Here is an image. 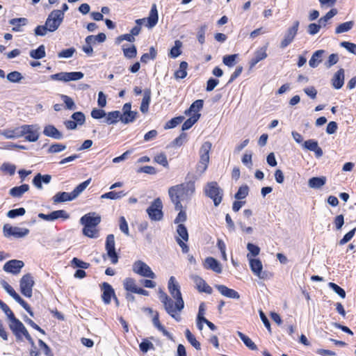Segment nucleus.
Here are the masks:
<instances>
[{
  "label": "nucleus",
  "instance_id": "f257e3e1",
  "mask_svg": "<svg viewBox=\"0 0 356 356\" xmlns=\"http://www.w3.org/2000/svg\"><path fill=\"white\" fill-rule=\"evenodd\" d=\"M168 289L171 297L168 296L162 290H159V298L167 314L176 321L179 322L181 321L179 313L184 308V302L181 293L180 285L174 276L169 278Z\"/></svg>",
  "mask_w": 356,
  "mask_h": 356
},
{
  "label": "nucleus",
  "instance_id": "f03ea898",
  "mask_svg": "<svg viewBox=\"0 0 356 356\" xmlns=\"http://www.w3.org/2000/svg\"><path fill=\"white\" fill-rule=\"evenodd\" d=\"M195 191V182L191 181L170 187L168 195L175 205V210L183 209L182 202H188Z\"/></svg>",
  "mask_w": 356,
  "mask_h": 356
},
{
  "label": "nucleus",
  "instance_id": "7ed1b4c3",
  "mask_svg": "<svg viewBox=\"0 0 356 356\" xmlns=\"http://www.w3.org/2000/svg\"><path fill=\"white\" fill-rule=\"evenodd\" d=\"M0 308L7 316L9 327L16 337L17 340H21L22 334V323L17 319L9 307L2 302L0 304Z\"/></svg>",
  "mask_w": 356,
  "mask_h": 356
},
{
  "label": "nucleus",
  "instance_id": "20e7f679",
  "mask_svg": "<svg viewBox=\"0 0 356 356\" xmlns=\"http://www.w3.org/2000/svg\"><path fill=\"white\" fill-rule=\"evenodd\" d=\"M204 193L206 196L213 200L216 207L221 203L223 197V191L216 181L208 182L204 188Z\"/></svg>",
  "mask_w": 356,
  "mask_h": 356
},
{
  "label": "nucleus",
  "instance_id": "39448f33",
  "mask_svg": "<svg viewBox=\"0 0 356 356\" xmlns=\"http://www.w3.org/2000/svg\"><path fill=\"white\" fill-rule=\"evenodd\" d=\"M64 19V14L63 11L59 10H54L48 15L45 24L49 27V32H54L56 31Z\"/></svg>",
  "mask_w": 356,
  "mask_h": 356
},
{
  "label": "nucleus",
  "instance_id": "423d86ee",
  "mask_svg": "<svg viewBox=\"0 0 356 356\" xmlns=\"http://www.w3.org/2000/svg\"><path fill=\"white\" fill-rule=\"evenodd\" d=\"M299 26V21L296 20L293 22L292 26L286 29L284 38L280 42V48H286L294 40L298 33Z\"/></svg>",
  "mask_w": 356,
  "mask_h": 356
},
{
  "label": "nucleus",
  "instance_id": "0eeeda50",
  "mask_svg": "<svg viewBox=\"0 0 356 356\" xmlns=\"http://www.w3.org/2000/svg\"><path fill=\"white\" fill-rule=\"evenodd\" d=\"M132 270L145 277H148L150 279H155L156 275L152 270L151 268L144 261L141 260L136 261L132 266Z\"/></svg>",
  "mask_w": 356,
  "mask_h": 356
},
{
  "label": "nucleus",
  "instance_id": "6e6552de",
  "mask_svg": "<svg viewBox=\"0 0 356 356\" xmlns=\"http://www.w3.org/2000/svg\"><path fill=\"white\" fill-rule=\"evenodd\" d=\"M163 204L160 198L155 199L147 209V213L152 220L159 221L163 218Z\"/></svg>",
  "mask_w": 356,
  "mask_h": 356
},
{
  "label": "nucleus",
  "instance_id": "1a4fd4ad",
  "mask_svg": "<svg viewBox=\"0 0 356 356\" xmlns=\"http://www.w3.org/2000/svg\"><path fill=\"white\" fill-rule=\"evenodd\" d=\"M83 73L81 72H59L51 74L50 78L54 81H59L63 82H68L70 81H77L83 77Z\"/></svg>",
  "mask_w": 356,
  "mask_h": 356
},
{
  "label": "nucleus",
  "instance_id": "9d476101",
  "mask_svg": "<svg viewBox=\"0 0 356 356\" xmlns=\"http://www.w3.org/2000/svg\"><path fill=\"white\" fill-rule=\"evenodd\" d=\"M115 236L113 234H108L106 239L105 249L107 256L111 259L113 264H116L118 262V255L115 251Z\"/></svg>",
  "mask_w": 356,
  "mask_h": 356
},
{
  "label": "nucleus",
  "instance_id": "9b49d317",
  "mask_svg": "<svg viewBox=\"0 0 356 356\" xmlns=\"http://www.w3.org/2000/svg\"><path fill=\"white\" fill-rule=\"evenodd\" d=\"M40 128L37 125H24V139L35 142L39 138Z\"/></svg>",
  "mask_w": 356,
  "mask_h": 356
},
{
  "label": "nucleus",
  "instance_id": "f8f14e48",
  "mask_svg": "<svg viewBox=\"0 0 356 356\" xmlns=\"http://www.w3.org/2000/svg\"><path fill=\"white\" fill-rule=\"evenodd\" d=\"M38 217L46 221H54L58 218L68 219L70 216L65 210H57L49 214L40 213L38 214Z\"/></svg>",
  "mask_w": 356,
  "mask_h": 356
},
{
  "label": "nucleus",
  "instance_id": "ddd939ff",
  "mask_svg": "<svg viewBox=\"0 0 356 356\" xmlns=\"http://www.w3.org/2000/svg\"><path fill=\"white\" fill-rule=\"evenodd\" d=\"M250 267L252 273L260 279L266 278V273L262 271L263 265L259 259L249 258Z\"/></svg>",
  "mask_w": 356,
  "mask_h": 356
},
{
  "label": "nucleus",
  "instance_id": "4468645a",
  "mask_svg": "<svg viewBox=\"0 0 356 356\" xmlns=\"http://www.w3.org/2000/svg\"><path fill=\"white\" fill-rule=\"evenodd\" d=\"M22 268V261L13 259L7 261L3 267V270L8 273L17 275L20 273Z\"/></svg>",
  "mask_w": 356,
  "mask_h": 356
},
{
  "label": "nucleus",
  "instance_id": "2eb2a0df",
  "mask_svg": "<svg viewBox=\"0 0 356 356\" xmlns=\"http://www.w3.org/2000/svg\"><path fill=\"white\" fill-rule=\"evenodd\" d=\"M95 213H89L80 219V223L83 226L95 227H96L101 222V218L99 216H95Z\"/></svg>",
  "mask_w": 356,
  "mask_h": 356
},
{
  "label": "nucleus",
  "instance_id": "dca6fc26",
  "mask_svg": "<svg viewBox=\"0 0 356 356\" xmlns=\"http://www.w3.org/2000/svg\"><path fill=\"white\" fill-rule=\"evenodd\" d=\"M191 279L195 284L196 289L199 292H204L207 294H211L213 292L212 288L207 284V282L198 275L191 276Z\"/></svg>",
  "mask_w": 356,
  "mask_h": 356
},
{
  "label": "nucleus",
  "instance_id": "f3484780",
  "mask_svg": "<svg viewBox=\"0 0 356 356\" xmlns=\"http://www.w3.org/2000/svg\"><path fill=\"white\" fill-rule=\"evenodd\" d=\"M3 233L5 237L11 236L19 238L22 237V229L18 227H13L10 224H5L3 227Z\"/></svg>",
  "mask_w": 356,
  "mask_h": 356
},
{
  "label": "nucleus",
  "instance_id": "a211bd4d",
  "mask_svg": "<svg viewBox=\"0 0 356 356\" xmlns=\"http://www.w3.org/2000/svg\"><path fill=\"white\" fill-rule=\"evenodd\" d=\"M267 47H261L259 48L254 54V56L250 60L249 65L250 68H253L259 62L264 60L267 58L268 54L266 53Z\"/></svg>",
  "mask_w": 356,
  "mask_h": 356
},
{
  "label": "nucleus",
  "instance_id": "6ab92c4d",
  "mask_svg": "<svg viewBox=\"0 0 356 356\" xmlns=\"http://www.w3.org/2000/svg\"><path fill=\"white\" fill-rule=\"evenodd\" d=\"M203 105L204 101L202 99H197L193 102L190 107L184 111V114L187 116L198 115L200 118L201 116L200 111L203 108Z\"/></svg>",
  "mask_w": 356,
  "mask_h": 356
},
{
  "label": "nucleus",
  "instance_id": "aec40b11",
  "mask_svg": "<svg viewBox=\"0 0 356 356\" xmlns=\"http://www.w3.org/2000/svg\"><path fill=\"white\" fill-rule=\"evenodd\" d=\"M204 267V268L211 270L216 273H221L222 270L220 263L217 259L211 257L206 258Z\"/></svg>",
  "mask_w": 356,
  "mask_h": 356
},
{
  "label": "nucleus",
  "instance_id": "412c9836",
  "mask_svg": "<svg viewBox=\"0 0 356 356\" xmlns=\"http://www.w3.org/2000/svg\"><path fill=\"white\" fill-rule=\"evenodd\" d=\"M147 24L146 26L149 29H152L154 27L159 21V15H158V10L156 8V5L155 3H153L152 5L149 16L147 18H146Z\"/></svg>",
  "mask_w": 356,
  "mask_h": 356
},
{
  "label": "nucleus",
  "instance_id": "4be33fe9",
  "mask_svg": "<svg viewBox=\"0 0 356 356\" xmlns=\"http://www.w3.org/2000/svg\"><path fill=\"white\" fill-rule=\"evenodd\" d=\"M35 281L31 274L24 275V296L31 298L32 296V289Z\"/></svg>",
  "mask_w": 356,
  "mask_h": 356
},
{
  "label": "nucleus",
  "instance_id": "5701e85b",
  "mask_svg": "<svg viewBox=\"0 0 356 356\" xmlns=\"http://www.w3.org/2000/svg\"><path fill=\"white\" fill-rule=\"evenodd\" d=\"M103 293L102 300L106 305L111 303V298L115 297V292L112 286L107 282H104L102 286Z\"/></svg>",
  "mask_w": 356,
  "mask_h": 356
},
{
  "label": "nucleus",
  "instance_id": "b1692460",
  "mask_svg": "<svg viewBox=\"0 0 356 356\" xmlns=\"http://www.w3.org/2000/svg\"><path fill=\"white\" fill-rule=\"evenodd\" d=\"M345 72L343 68H340L333 76L331 81L332 85L335 89H340L344 84Z\"/></svg>",
  "mask_w": 356,
  "mask_h": 356
},
{
  "label": "nucleus",
  "instance_id": "393cba45",
  "mask_svg": "<svg viewBox=\"0 0 356 356\" xmlns=\"http://www.w3.org/2000/svg\"><path fill=\"white\" fill-rule=\"evenodd\" d=\"M302 147L305 149L314 152L316 156H322L323 154L316 140L312 139L307 140L302 144Z\"/></svg>",
  "mask_w": 356,
  "mask_h": 356
},
{
  "label": "nucleus",
  "instance_id": "a878e982",
  "mask_svg": "<svg viewBox=\"0 0 356 356\" xmlns=\"http://www.w3.org/2000/svg\"><path fill=\"white\" fill-rule=\"evenodd\" d=\"M216 287L218 291L225 297L234 299H238L240 298V295L237 291L234 289H229L225 285H216Z\"/></svg>",
  "mask_w": 356,
  "mask_h": 356
},
{
  "label": "nucleus",
  "instance_id": "bb28decb",
  "mask_svg": "<svg viewBox=\"0 0 356 356\" xmlns=\"http://www.w3.org/2000/svg\"><path fill=\"white\" fill-rule=\"evenodd\" d=\"M327 179L324 176L314 177L308 180V186L312 189H320L326 183Z\"/></svg>",
  "mask_w": 356,
  "mask_h": 356
},
{
  "label": "nucleus",
  "instance_id": "cd10ccee",
  "mask_svg": "<svg viewBox=\"0 0 356 356\" xmlns=\"http://www.w3.org/2000/svg\"><path fill=\"white\" fill-rule=\"evenodd\" d=\"M150 102L151 90L149 89H146L143 92V98L140 106V110L143 113H147L148 112Z\"/></svg>",
  "mask_w": 356,
  "mask_h": 356
},
{
  "label": "nucleus",
  "instance_id": "c85d7f7f",
  "mask_svg": "<svg viewBox=\"0 0 356 356\" xmlns=\"http://www.w3.org/2000/svg\"><path fill=\"white\" fill-rule=\"evenodd\" d=\"M43 134L46 136L57 140L63 138V134L54 125H47L44 127Z\"/></svg>",
  "mask_w": 356,
  "mask_h": 356
},
{
  "label": "nucleus",
  "instance_id": "c756f323",
  "mask_svg": "<svg viewBox=\"0 0 356 356\" xmlns=\"http://www.w3.org/2000/svg\"><path fill=\"white\" fill-rule=\"evenodd\" d=\"M51 179V177L49 175H42L38 173L33 179V185L38 189H42V183L49 184Z\"/></svg>",
  "mask_w": 356,
  "mask_h": 356
},
{
  "label": "nucleus",
  "instance_id": "7c9ffc66",
  "mask_svg": "<svg viewBox=\"0 0 356 356\" xmlns=\"http://www.w3.org/2000/svg\"><path fill=\"white\" fill-rule=\"evenodd\" d=\"M325 51L323 49L316 51L309 60V65L311 67H316L321 62Z\"/></svg>",
  "mask_w": 356,
  "mask_h": 356
},
{
  "label": "nucleus",
  "instance_id": "2f4dec72",
  "mask_svg": "<svg viewBox=\"0 0 356 356\" xmlns=\"http://www.w3.org/2000/svg\"><path fill=\"white\" fill-rule=\"evenodd\" d=\"M1 285L6 291L12 296L17 302L22 305V298L17 294L13 288L5 280L1 281Z\"/></svg>",
  "mask_w": 356,
  "mask_h": 356
},
{
  "label": "nucleus",
  "instance_id": "473e14b6",
  "mask_svg": "<svg viewBox=\"0 0 356 356\" xmlns=\"http://www.w3.org/2000/svg\"><path fill=\"white\" fill-rule=\"evenodd\" d=\"M73 200H74V197L72 196V193L67 192L58 193L53 197V200L55 204L72 201Z\"/></svg>",
  "mask_w": 356,
  "mask_h": 356
},
{
  "label": "nucleus",
  "instance_id": "72a5a7b5",
  "mask_svg": "<svg viewBox=\"0 0 356 356\" xmlns=\"http://www.w3.org/2000/svg\"><path fill=\"white\" fill-rule=\"evenodd\" d=\"M105 117V122L106 124H116L118 121H120V112L119 111L108 112Z\"/></svg>",
  "mask_w": 356,
  "mask_h": 356
},
{
  "label": "nucleus",
  "instance_id": "f704fd0d",
  "mask_svg": "<svg viewBox=\"0 0 356 356\" xmlns=\"http://www.w3.org/2000/svg\"><path fill=\"white\" fill-rule=\"evenodd\" d=\"M355 25L353 21H348L339 24L335 29L336 34H341L350 31Z\"/></svg>",
  "mask_w": 356,
  "mask_h": 356
},
{
  "label": "nucleus",
  "instance_id": "c9c22d12",
  "mask_svg": "<svg viewBox=\"0 0 356 356\" xmlns=\"http://www.w3.org/2000/svg\"><path fill=\"white\" fill-rule=\"evenodd\" d=\"M138 116L137 111H131L127 113H120V121L124 124L133 122Z\"/></svg>",
  "mask_w": 356,
  "mask_h": 356
},
{
  "label": "nucleus",
  "instance_id": "e433bc0d",
  "mask_svg": "<svg viewBox=\"0 0 356 356\" xmlns=\"http://www.w3.org/2000/svg\"><path fill=\"white\" fill-rule=\"evenodd\" d=\"M2 136L6 138H15L22 136V127H17L14 129H7L2 132Z\"/></svg>",
  "mask_w": 356,
  "mask_h": 356
},
{
  "label": "nucleus",
  "instance_id": "4c0bfd02",
  "mask_svg": "<svg viewBox=\"0 0 356 356\" xmlns=\"http://www.w3.org/2000/svg\"><path fill=\"white\" fill-rule=\"evenodd\" d=\"M106 39V36L104 33H99L97 35H90L86 38V44H95V42L102 43Z\"/></svg>",
  "mask_w": 356,
  "mask_h": 356
},
{
  "label": "nucleus",
  "instance_id": "58836bf2",
  "mask_svg": "<svg viewBox=\"0 0 356 356\" xmlns=\"http://www.w3.org/2000/svg\"><path fill=\"white\" fill-rule=\"evenodd\" d=\"M237 335L249 349L252 350H257V345L248 336L239 331L237 332Z\"/></svg>",
  "mask_w": 356,
  "mask_h": 356
},
{
  "label": "nucleus",
  "instance_id": "ea45409f",
  "mask_svg": "<svg viewBox=\"0 0 356 356\" xmlns=\"http://www.w3.org/2000/svg\"><path fill=\"white\" fill-rule=\"evenodd\" d=\"M123 286L126 291L134 293L136 291L138 286L136 284V280L131 277H127L123 281Z\"/></svg>",
  "mask_w": 356,
  "mask_h": 356
},
{
  "label": "nucleus",
  "instance_id": "a19ab883",
  "mask_svg": "<svg viewBox=\"0 0 356 356\" xmlns=\"http://www.w3.org/2000/svg\"><path fill=\"white\" fill-rule=\"evenodd\" d=\"M209 163V157H201L196 167V173L202 175L207 169Z\"/></svg>",
  "mask_w": 356,
  "mask_h": 356
},
{
  "label": "nucleus",
  "instance_id": "79ce46f5",
  "mask_svg": "<svg viewBox=\"0 0 356 356\" xmlns=\"http://www.w3.org/2000/svg\"><path fill=\"white\" fill-rule=\"evenodd\" d=\"M45 55V47L43 44L40 45L36 49H33L30 51V56L34 59H41Z\"/></svg>",
  "mask_w": 356,
  "mask_h": 356
},
{
  "label": "nucleus",
  "instance_id": "37998d69",
  "mask_svg": "<svg viewBox=\"0 0 356 356\" xmlns=\"http://www.w3.org/2000/svg\"><path fill=\"white\" fill-rule=\"evenodd\" d=\"M188 63L186 61H182L179 64V68L175 72V77L176 79H184L187 76Z\"/></svg>",
  "mask_w": 356,
  "mask_h": 356
},
{
  "label": "nucleus",
  "instance_id": "c03bdc74",
  "mask_svg": "<svg viewBox=\"0 0 356 356\" xmlns=\"http://www.w3.org/2000/svg\"><path fill=\"white\" fill-rule=\"evenodd\" d=\"M337 13L338 11L336 8H332L323 17H321L318 22L321 24L322 27H325L326 26L327 22L333 17H334Z\"/></svg>",
  "mask_w": 356,
  "mask_h": 356
},
{
  "label": "nucleus",
  "instance_id": "a18cd8bd",
  "mask_svg": "<svg viewBox=\"0 0 356 356\" xmlns=\"http://www.w3.org/2000/svg\"><path fill=\"white\" fill-rule=\"evenodd\" d=\"M126 195L124 191H110L101 195L102 199L119 200Z\"/></svg>",
  "mask_w": 356,
  "mask_h": 356
},
{
  "label": "nucleus",
  "instance_id": "49530a36",
  "mask_svg": "<svg viewBox=\"0 0 356 356\" xmlns=\"http://www.w3.org/2000/svg\"><path fill=\"white\" fill-rule=\"evenodd\" d=\"M91 179H87L86 181L79 184L72 192V196L76 199L89 185Z\"/></svg>",
  "mask_w": 356,
  "mask_h": 356
},
{
  "label": "nucleus",
  "instance_id": "de8ad7c7",
  "mask_svg": "<svg viewBox=\"0 0 356 356\" xmlns=\"http://www.w3.org/2000/svg\"><path fill=\"white\" fill-rule=\"evenodd\" d=\"M184 119H185L184 116H178V117L173 118L167 122L164 128L165 129L175 128L178 124L181 123Z\"/></svg>",
  "mask_w": 356,
  "mask_h": 356
},
{
  "label": "nucleus",
  "instance_id": "09e8293b",
  "mask_svg": "<svg viewBox=\"0 0 356 356\" xmlns=\"http://www.w3.org/2000/svg\"><path fill=\"white\" fill-rule=\"evenodd\" d=\"M178 238L184 241H188V234L186 227L183 224H179L177 228Z\"/></svg>",
  "mask_w": 356,
  "mask_h": 356
},
{
  "label": "nucleus",
  "instance_id": "8fccbe9b",
  "mask_svg": "<svg viewBox=\"0 0 356 356\" xmlns=\"http://www.w3.org/2000/svg\"><path fill=\"white\" fill-rule=\"evenodd\" d=\"M199 120V115L190 116L182 124V130L186 131L191 129Z\"/></svg>",
  "mask_w": 356,
  "mask_h": 356
},
{
  "label": "nucleus",
  "instance_id": "3c124183",
  "mask_svg": "<svg viewBox=\"0 0 356 356\" xmlns=\"http://www.w3.org/2000/svg\"><path fill=\"white\" fill-rule=\"evenodd\" d=\"M247 249L249 252V253L247 254V257L249 259V258H252L251 257H256L257 256L260 252V248L251 243H248L247 245Z\"/></svg>",
  "mask_w": 356,
  "mask_h": 356
},
{
  "label": "nucleus",
  "instance_id": "603ef678",
  "mask_svg": "<svg viewBox=\"0 0 356 356\" xmlns=\"http://www.w3.org/2000/svg\"><path fill=\"white\" fill-rule=\"evenodd\" d=\"M124 56L127 58H135L137 55V50L135 45H131L128 48H125L124 46L122 47Z\"/></svg>",
  "mask_w": 356,
  "mask_h": 356
},
{
  "label": "nucleus",
  "instance_id": "864d4df0",
  "mask_svg": "<svg viewBox=\"0 0 356 356\" xmlns=\"http://www.w3.org/2000/svg\"><path fill=\"white\" fill-rule=\"evenodd\" d=\"M83 234L89 238H97L98 236V231L95 227L84 226Z\"/></svg>",
  "mask_w": 356,
  "mask_h": 356
},
{
  "label": "nucleus",
  "instance_id": "5fc2aeb1",
  "mask_svg": "<svg viewBox=\"0 0 356 356\" xmlns=\"http://www.w3.org/2000/svg\"><path fill=\"white\" fill-rule=\"evenodd\" d=\"M181 42L179 40H176L175 46L170 49L169 56L173 58L178 57L181 54Z\"/></svg>",
  "mask_w": 356,
  "mask_h": 356
},
{
  "label": "nucleus",
  "instance_id": "6e6d98bb",
  "mask_svg": "<svg viewBox=\"0 0 356 356\" xmlns=\"http://www.w3.org/2000/svg\"><path fill=\"white\" fill-rule=\"evenodd\" d=\"M72 119L77 123V125H83L86 122V117L83 113L77 111L74 113L72 116Z\"/></svg>",
  "mask_w": 356,
  "mask_h": 356
},
{
  "label": "nucleus",
  "instance_id": "4d7b16f0",
  "mask_svg": "<svg viewBox=\"0 0 356 356\" xmlns=\"http://www.w3.org/2000/svg\"><path fill=\"white\" fill-rule=\"evenodd\" d=\"M237 57L238 54L225 56L222 58V62L227 67H232L236 64V59Z\"/></svg>",
  "mask_w": 356,
  "mask_h": 356
},
{
  "label": "nucleus",
  "instance_id": "13d9d810",
  "mask_svg": "<svg viewBox=\"0 0 356 356\" xmlns=\"http://www.w3.org/2000/svg\"><path fill=\"white\" fill-rule=\"evenodd\" d=\"M249 188L248 186L245 185L241 186L237 193L235 194L234 197L236 200H242L246 197V196L248 195Z\"/></svg>",
  "mask_w": 356,
  "mask_h": 356
},
{
  "label": "nucleus",
  "instance_id": "bf43d9fd",
  "mask_svg": "<svg viewBox=\"0 0 356 356\" xmlns=\"http://www.w3.org/2000/svg\"><path fill=\"white\" fill-rule=\"evenodd\" d=\"M60 98L65 103L66 108L69 110H74L76 108L74 102L71 97L65 95H61Z\"/></svg>",
  "mask_w": 356,
  "mask_h": 356
},
{
  "label": "nucleus",
  "instance_id": "052dcab7",
  "mask_svg": "<svg viewBox=\"0 0 356 356\" xmlns=\"http://www.w3.org/2000/svg\"><path fill=\"white\" fill-rule=\"evenodd\" d=\"M71 265L74 268H80L82 269H87L90 266V264L83 261L76 257L72 259Z\"/></svg>",
  "mask_w": 356,
  "mask_h": 356
},
{
  "label": "nucleus",
  "instance_id": "680f3d73",
  "mask_svg": "<svg viewBox=\"0 0 356 356\" xmlns=\"http://www.w3.org/2000/svg\"><path fill=\"white\" fill-rule=\"evenodd\" d=\"M76 52V49L74 47L63 49L58 54V57L60 58H69L73 56Z\"/></svg>",
  "mask_w": 356,
  "mask_h": 356
},
{
  "label": "nucleus",
  "instance_id": "e2e57ef3",
  "mask_svg": "<svg viewBox=\"0 0 356 356\" xmlns=\"http://www.w3.org/2000/svg\"><path fill=\"white\" fill-rule=\"evenodd\" d=\"M207 29V26L206 24L202 25L197 31V38L198 42L202 44L205 42V33Z\"/></svg>",
  "mask_w": 356,
  "mask_h": 356
},
{
  "label": "nucleus",
  "instance_id": "0e129e2a",
  "mask_svg": "<svg viewBox=\"0 0 356 356\" xmlns=\"http://www.w3.org/2000/svg\"><path fill=\"white\" fill-rule=\"evenodd\" d=\"M65 149H66V146L65 145L60 144V143H56V144L51 145L49 147L47 152L49 154H56V153H59V152L65 150Z\"/></svg>",
  "mask_w": 356,
  "mask_h": 356
},
{
  "label": "nucleus",
  "instance_id": "69168bd1",
  "mask_svg": "<svg viewBox=\"0 0 356 356\" xmlns=\"http://www.w3.org/2000/svg\"><path fill=\"white\" fill-rule=\"evenodd\" d=\"M0 169L3 172L9 174L10 175H13L15 172L16 167L15 165H13V164L8 163H4L1 165Z\"/></svg>",
  "mask_w": 356,
  "mask_h": 356
},
{
  "label": "nucleus",
  "instance_id": "338daca9",
  "mask_svg": "<svg viewBox=\"0 0 356 356\" xmlns=\"http://www.w3.org/2000/svg\"><path fill=\"white\" fill-rule=\"evenodd\" d=\"M212 144L209 142L206 141L204 142L200 149V156H209V154L211 149Z\"/></svg>",
  "mask_w": 356,
  "mask_h": 356
},
{
  "label": "nucleus",
  "instance_id": "774afa93",
  "mask_svg": "<svg viewBox=\"0 0 356 356\" xmlns=\"http://www.w3.org/2000/svg\"><path fill=\"white\" fill-rule=\"evenodd\" d=\"M340 46L345 48L349 52L356 55V44L350 42L343 41L340 43Z\"/></svg>",
  "mask_w": 356,
  "mask_h": 356
}]
</instances>
